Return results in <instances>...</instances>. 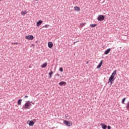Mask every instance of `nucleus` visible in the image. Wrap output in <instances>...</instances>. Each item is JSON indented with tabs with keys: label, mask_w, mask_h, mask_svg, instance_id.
Returning <instances> with one entry per match:
<instances>
[{
	"label": "nucleus",
	"mask_w": 129,
	"mask_h": 129,
	"mask_svg": "<svg viewBox=\"0 0 129 129\" xmlns=\"http://www.w3.org/2000/svg\"><path fill=\"white\" fill-rule=\"evenodd\" d=\"M116 75V70H115L110 76L109 78L108 82L110 83V84H112V81L114 80V76Z\"/></svg>",
	"instance_id": "nucleus-1"
},
{
	"label": "nucleus",
	"mask_w": 129,
	"mask_h": 129,
	"mask_svg": "<svg viewBox=\"0 0 129 129\" xmlns=\"http://www.w3.org/2000/svg\"><path fill=\"white\" fill-rule=\"evenodd\" d=\"M31 103H32V102H30V101L26 102V103L23 106H24L23 107L24 108H25V109H29V108H30V106L32 105Z\"/></svg>",
	"instance_id": "nucleus-2"
},
{
	"label": "nucleus",
	"mask_w": 129,
	"mask_h": 129,
	"mask_svg": "<svg viewBox=\"0 0 129 129\" xmlns=\"http://www.w3.org/2000/svg\"><path fill=\"white\" fill-rule=\"evenodd\" d=\"M63 123L67 126H71L72 125V122L67 120H63Z\"/></svg>",
	"instance_id": "nucleus-3"
},
{
	"label": "nucleus",
	"mask_w": 129,
	"mask_h": 129,
	"mask_svg": "<svg viewBox=\"0 0 129 129\" xmlns=\"http://www.w3.org/2000/svg\"><path fill=\"white\" fill-rule=\"evenodd\" d=\"M104 19H105V17L103 15H99L98 17L97 20L98 21H104Z\"/></svg>",
	"instance_id": "nucleus-4"
},
{
	"label": "nucleus",
	"mask_w": 129,
	"mask_h": 129,
	"mask_svg": "<svg viewBox=\"0 0 129 129\" xmlns=\"http://www.w3.org/2000/svg\"><path fill=\"white\" fill-rule=\"evenodd\" d=\"M25 39H27V40H30L31 41H32L34 40V36L32 35H27L25 36Z\"/></svg>",
	"instance_id": "nucleus-5"
},
{
	"label": "nucleus",
	"mask_w": 129,
	"mask_h": 129,
	"mask_svg": "<svg viewBox=\"0 0 129 129\" xmlns=\"http://www.w3.org/2000/svg\"><path fill=\"white\" fill-rule=\"evenodd\" d=\"M42 23L43 21L42 20L38 21L36 23L37 27H40V26L42 25Z\"/></svg>",
	"instance_id": "nucleus-6"
},
{
	"label": "nucleus",
	"mask_w": 129,
	"mask_h": 129,
	"mask_svg": "<svg viewBox=\"0 0 129 129\" xmlns=\"http://www.w3.org/2000/svg\"><path fill=\"white\" fill-rule=\"evenodd\" d=\"M102 63H103V60H101L99 64L97 67V69H99L102 66Z\"/></svg>",
	"instance_id": "nucleus-7"
},
{
	"label": "nucleus",
	"mask_w": 129,
	"mask_h": 129,
	"mask_svg": "<svg viewBox=\"0 0 129 129\" xmlns=\"http://www.w3.org/2000/svg\"><path fill=\"white\" fill-rule=\"evenodd\" d=\"M100 125L102 126V128L103 129H106L107 128V125H105L103 123H101L100 124Z\"/></svg>",
	"instance_id": "nucleus-8"
},
{
	"label": "nucleus",
	"mask_w": 129,
	"mask_h": 129,
	"mask_svg": "<svg viewBox=\"0 0 129 129\" xmlns=\"http://www.w3.org/2000/svg\"><path fill=\"white\" fill-rule=\"evenodd\" d=\"M28 124L30 126H33V125L35 124V122H34V121L33 120H30L29 121V123H28Z\"/></svg>",
	"instance_id": "nucleus-9"
},
{
	"label": "nucleus",
	"mask_w": 129,
	"mask_h": 129,
	"mask_svg": "<svg viewBox=\"0 0 129 129\" xmlns=\"http://www.w3.org/2000/svg\"><path fill=\"white\" fill-rule=\"evenodd\" d=\"M48 48L51 49V48H53V43L52 42H49L48 43Z\"/></svg>",
	"instance_id": "nucleus-10"
},
{
	"label": "nucleus",
	"mask_w": 129,
	"mask_h": 129,
	"mask_svg": "<svg viewBox=\"0 0 129 129\" xmlns=\"http://www.w3.org/2000/svg\"><path fill=\"white\" fill-rule=\"evenodd\" d=\"M111 50V48H108L104 52L105 55H107L110 52V50Z\"/></svg>",
	"instance_id": "nucleus-11"
},
{
	"label": "nucleus",
	"mask_w": 129,
	"mask_h": 129,
	"mask_svg": "<svg viewBox=\"0 0 129 129\" xmlns=\"http://www.w3.org/2000/svg\"><path fill=\"white\" fill-rule=\"evenodd\" d=\"M59 85H60V86H63V85L65 86L66 85V82L61 81L59 83Z\"/></svg>",
	"instance_id": "nucleus-12"
},
{
	"label": "nucleus",
	"mask_w": 129,
	"mask_h": 129,
	"mask_svg": "<svg viewBox=\"0 0 129 129\" xmlns=\"http://www.w3.org/2000/svg\"><path fill=\"white\" fill-rule=\"evenodd\" d=\"M47 65H48V63L47 62H45L41 66V67L42 68H46V67H47Z\"/></svg>",
	"instance_id": "nucleus-13"
},
{
	"label": "nucleus",
	"mask_w": 129,
	"mask_h": 129,
	"mask_svg": "<svg viewBox=\"0 0 129 129\" xmlns=\"http://www.w3.org/2000/svg\"><path fill=\"white\" fill-rule=\"evenodd\" d=\"M74 10L77 12H79L80 11V8L76 6L74 7Z\"/></svg>",
	"instance_id": "nucleus-14"
},
{
	"label": "nucleus",
	"mask_w": 129,
	"mask_h": 129,
	"mask_svg": "<svg viewBox=\"0 0 129 129\" xmlns=\"http://www.w3.org/2000/svg\"><path fill=\"white\" fill-rule=\"evenodd\" d=\"M22 99H19L18 100L17 103L18 105H21V104H22Z\"/></svg>",
	"instance_id": "nucleus-15"
},
{
	"label": "nucleus",
	"mask_w": 129,
	"mask_h": 129,
	"mask_svg": "<svg viewBox=\"0 0 129 129\" xmlns=\"http://www.w3.org/2000/svg\"><path fill=\"white\" fill-rule=\"evenodd\" d=\"M52 74H53V71H51L48 74V75H49V78H52Z\"/></svg>",
	"instance_id": "nucleus-16"
},
{
	"label": "nucleus",
	"mask_w": 129,
	"mask_h": 129,
	"mask_svg": "<svg viewBox=\"0 0 129 129\" xmlns=\"http://www.w3.org/2000/svg\"><path fill=\"white\" fill-rule=\"evenodd\" d=\"M27 14V11H22L21 12V15H22L23 16H24V15H26Z\"/></svg>",
	"instance_id": "nucleus-17"
},
{
	"label": "nucleus",
	"mask_w": 129,
	"mask_h": 129,
	"mask_svg": "<svg viewBox=\"0 0 129 129\" xmlns=\"http://www.w3.org/2000/svg\"><path fill=\"white\" fill-rule=\"evenodd\" d=\"M97 26V24H91V27L92 28H95Z\"/></svg>",
	"instance_id": "nucleus-18"
},
{
	"label": "nucleus",
	"mask_w": 129,
	"mask_h": 129,
	"mask_svg": "<svg viewBox=\"0 0 129 129\" xmlns=\"http://www.w3.org/2000/svg\"><path fill=\"white\" fill-rule=\"evenodd\" d=\"M85 25H86V23H83L81 24V27H84V26H85Z\"/></svg>",
	"instance_id": "nucleus-19"
},
{
	"label": "nucleus",
	"mask_w": 129,
	"mask_h": 129,
	"mask_svg": "<svg viewBox=\"0 0 129 129\" xmlns=\"http://www.w3.org/2000/svg\"><path fill=\"white\" fill-rule=\"evenodd\" d=\"M125 99H126L125 98H124L122 99V103H123V104L124 103V102L125 101Z\"/></svg>",
	"instance_id": "nucleus-20"
},
{
	"label": "nucleus",
	"mask_w": 129,
	"mask_h": 129,
	"mask_svg": "<svg viewBox=\"0 0 129 129\" xmlns=\"http://www.w3.org/2000/svg\"><path fill=\"white\" fill-rule=\"evenodd\" d=\"M59 71L60 72H63V68H60L59 69Z\"/></svg>",
	"instance_id": "nucleus-21"
},
{
	"label": "nucleus",
	"mask_w": 129,
	"mask_h": 129,
	"mask_svg": "<svg viewBox=\"0 0 129 129\" xmlns=\"http://www.w3.org/2000/svg\"><path fill=\"white\" fill-rule=\"evenodd\" d=\"M48 27H50L49 25L46 24L44 25V28H48Z\"/></svg>",
	"instance_id": "nucleus-22"
},
{
	"label": "nucleus",
	"mask_w": 129,
	"mask_h": 129,
	"mask_svg": "<svg viewBox=\"0 0 129 129\" xmlns=\"http://www.w3.org/2000/svg\"><path fill=\"white\" fill-rule=\"evenodd\" d=\"M14 45H19V42H15L13 43Z\"/></svg>",
	"instance_id": "nucleus-23"
},
{
	"label": "nucleus",
	"mask_w": 129,
	"mask_h": 129,
	"mask_svg": "<svg viewBox=\"0 0 129 129\" xmlns=\"http://www.w3.org/2000/svg\"><path fill=\"white\" fill-rule=\"evenodd\" d=\"M111 127L110 125H108L107 126V129H111Z\"/></svg>",
	"instance_id": "nucleus-24"
},
{
	"label": "nucleus",
	"mask_w": 129,
	"mask_h": 129,
	"mask_svg": "<svg viewBox=\"0 0 129 129\" xmlns=\"http://www.w3.org/2000/svg\"><path fill=\"white\" fill-rule=\"evenodd\" d=\"M56 76H57V77H59V76H60V74H56Z\"/></svg>",
	"instance_id": "nucleus-25"
},
{
	"label": "nucleus",
	"mask_w": 129,
	"mask_h": 129,
	"mask_svg": "<svg viewBox=\"0 0 129 129\" xmlns=\"http://www.w3.org/2000/svg\"><path fill=\"white\" fill-rule=\"evenodd\" d=\"M77 42H79V41H77L74 42V45H75V44H76V43H77Z\"/></svg>",
	"instance_id": "nucleus-26"
},
{
	"label": "nucleus",
	"mask_w": 129,
	"mask_h": 129,
	"mask_svg": "<svg viewBox=\"0 0 129 129\" xmlns=\"http://www.w3.org/2000/svg\"><path fill=\"white\" fill-rule=\"evenodd\" d=\"M27 97H28V96L27 95L25 96L24 98H27Z\"/></svg>",
	"instance_id": "nucleus-27"
},
{
	"label": "nucleus",
	"mask_w": 129,
	"mask_h": 129,
	"mask_svg": "<svg viewBox=\"0 0 129 129\" xmlns=\"http://www.w3.org/2000/svg\"><path fill=\"white\" fill-rule=\"evenodd\" d=\"M88 63V61L87 62V64Z\"/></svg>",
	"instance_id": "nucleus-28"
},
{
	"label": "nucleus",
	"mask_w": 129,
	"mask_h": 129,
	"mask_svg": "<svg viewBox=\"0 0 129 129\" xmlns=\"http://www.w3.org/2000/svg\"><path fill=\"white\" fill-rule=\"evenodd\" d=\"M35 1H38V0H35Z\"/></svg>",
	"instance_id": "nucleus-29"
},
{
	"label": "nucleus",
	"mask_w": 129,
	"mask_h": 129,
	"mask_svg": "<svg viewBox=\"0 0 129 129\" xmlns=\"http://www.w3.org/2000/svg\"><path fill=\"white\" fill-rule=\"evenodd\" d=\"M2 0H0V2Z\"/></svg>",
	"instance_id": "nucleus-30"
}]
</instances>
